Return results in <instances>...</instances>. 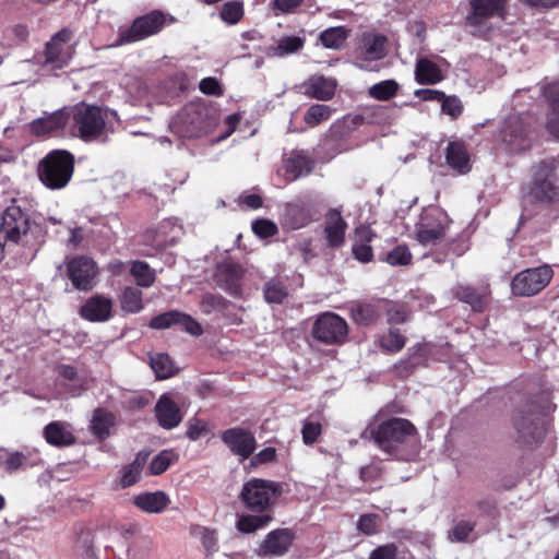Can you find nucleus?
I'll return each mask as SVG.
<instances>
[{"mask_svg":"<svg viewBox=\"0 0 559 559\" xmlns=\"http://www.w3.org/2000/svg\"><path fill=\"white\" fill-rule=\"evenodd\" d=\"M277 497V485L273 481L252 478L243 484L240 500L253 514H239L236 527L250 534L266 527L273 520L271 507Z\"/></svg>","mask_w":559,"mask_h":559,"instance_id":"1","label":"nucleus"},{"mask_svg":"<svg viewBox=\"0 0 559 559\" xmlns=\"http://www.w3.org/2000/svg\"><path fill=\"white\" fill-rule=\"evenodd\" d=\"M67 111L71 132L86 142L102 139L112 132L118 121L115 110L84 103L67 108Z\"/></svg>","mask_w":559,"mask_h":559,"instance_id":"2","label":"nucleus"},{"mask_svg":"<svg viewBox=\"0 0 559 559\" xmlns=\"http://www.w3.org/2000/svg\"><path fill=\"white\" fill-rule=\"evenodd\" d=\"M32 227L28 215L17 205H10L3 212L0 221V261L5 251H11L15 246L28 248L31 258H34L36 249L35 230Z\"/></svg>","mask_w":559,"mask_h":559,"instance_id":"3","label":"nucleus"},{"mask_svg":"<svg viewBox=\"0 0 559 559\" xmlns=\"http://www.w3.org/2000/svg\"><path fill=\"white\" fill-rule=\"evenodd\" d=\"M217 123L215 110L203 103H189L171 119V132L182 139L207 135Z\"/></svg>","mask_w":559,"mask_h":559,"instance_id":"4","label":"nucleus"},{"mask_svg":"<svg viewBox=\"0 0 559 559\" xmlns=\"http://www.w3.org/2000/svg\"><path fill=\"white\" fill-rule=\"evenodd\" d=\"M415 432L414 425L404 418H391L381 424L370 425L366 430L374 445L388 456L395 454Z\"/></svg>","mask_w":559,"mask_h":559,"instance_id":"5","label":"nucleus"},{"mask_svg":"<svg viewBox=\"0 0 559 559\" xmlns=\"http://www.w3.org/2000/svg\"><path fill=\"white\" fill-rule=\"evenodd\" d=\"M506 0H468L465 29L474 37L487 38L493 31L492 19H503Z\"/></svg>","mask_w":559,"mask_h":559,"instance_id":"6","label":"nucleus"},{"mask_svg":"<svg viewBox=\"0 0 559 559\" xmlns=\"http://www.w3.org/2000/svg\"><path fill=\"white\" fill-rule=\"evenodd\" d=\"M533 120V116L523 110H518L504 119L498 134L501 147L510 154L528 148Z\"/></svg>","mask_w":559,"mask_h":559,"instance_id":"7","label":"nucleus"},{"mask_svg":"<svg viewBox=\"0 0 559 559\" xmlns=\"http://www.w3.org/2000/svg\"><path fill=\"white\" fill-rule=\"evenodd\" d=\"M175 22V17L165 14L160 10H153L146 14L135 17L129 26H120L114 47L124 46L141 41L158 34L164 26Z\"/></svg>","mask_w":559,"mask_h":559,"instance_id":"8","label":"nucleus"},{"mask_svg":"<svg viewBox=\"0 0 559 559\" xmlns=\"http://www.w3.org/2000/svg\"><path fill=\"white\" fill-rule=\"evenodd\" d=\"M74 157L64 150L48 153L39 163L38 177L51 190L64 188L72 178Z\"/></svg>","mask_w":559,"mask_h":559,"instance_id":"9","label":"nucleus"},{"mask_svg":"<svg viewBox=\"0 0 559 559\" xmlns=\"http://www.w3.org/2000/svg\"><path fill=\"white\" fill-rule=\"evenodd\" d=\"M558 162L555 157H547L532 167V181L528 188V197L532 201L552 203L558 199L555 170Z\"/></svg>","mask_w":559,"mask_h":559,"instance_id":"10","label":"nucleus"},{"mask_svg":"<svg viewBox=\"0 0 559 559\" xmlns=\"http://www.w3.org/2000/svg\"><path fill=\"white\" fill-rule=\"evenodd\" d=\"M452 221L439 207L425 209L415 224V238L423 246H436L445 236Z\"/></svg>","mask_w":559,"mask_h":559,"instance_id":"11","label":"nucleus"},{"mask_svg":"<svg viewBox=\"0 0 559 559\" xmlns=\"http://www.w3.org/2000/svg\"><path fill=\"white\" fill-rule=\"evenodd\" d=\"M388 55V37L377 32H365L353 52L354 63L366 71H376L377 62Z\"/></svg>","mask_w":559,"mask_h":559,"instance_id":"12","label":"nucleus"},{"mask_svg":"<svg viewBox=\"0 0 559 559\" xmlns=\"http://www.w3.org/2000/svg\"><path fill=\"white\" fill-rule=\"evenodd\" d=\"M545 96L548 102L549 110L547 115V129L559 140V83H551L546 86H536L534 88L518 90L513 95L515 108L521 107L525 98Z\"/></svg>","mask_w":559,"mask_h":559,"instance_id":"13","label":"nucleus"},{"mask_svg":"<svg viewBox=\"0 0 559 559\" xmlns=\"http://www.w3.org/2000/svg\"><path fill=\"white\" fill-rule=\"evenodd\" d=\"M318 215L316 200L311 195H304L283 205L281 223L287 229L297 230L309 225Z\"/></svg>","mask_w":559,"mask_h":559,"instance_id":"14","label":"nucleus"},{"mask_svg":"<svg viewBox=\"0 0 559 559\" xmlns=\"http://www.w3.org/2000/svg\"><path fill=\"white\" fill-rule=\"evenodd\" d=\"M554 272L547 264L518 273L511 282L513 295L531 297L540 293L551 281Z\"/></svg>","mask_w":559,"mask_h":559,"instance_id":"15","label":"nucleus"},{"mask_svg":"<svg viewBox=\"0 0 559 559\" xmlns=\"http://www.w3.org/2000/svg\"><path fill=\"white\" fill-rule=\"evenodd\" d=\"M513 425L519 441L526 447L537 443L544 435L540 411L535 404L526 405V409H519L514 416Z\"/></svg>","mask_w":559,"mask_h":559,"instance_id":"16","label":"nucleus"},{"mask_svg":"<svg viewBox=\"0 0 559 559\" xmlns=\"http://www.w3.org/2000/svg\"><path fill=\"white\" fill-rule=\"evenodd\" d=\"M72 37L73 33L69 28H62L51 37L44 51V67L50 70H59L68 66L72 57V49L69 44Z\"/></svg>","mask_w":559,"mask_h":559,"instance_id":"17","label":"nucleus"},{"mask_svg":"<svg viewBox=\"0 0 559 559\" xmlns=\"http://www.w3.org/2000/svg\"><path fill=\"white\" fill-rule=\"evenodd\" d=\"M347 333L346 321L331 312L321 314L312 328L313 337L324 344L342 343L347 337Z\"/></svg>","mask_w":559,"mask_h":559,"instance_id":"18","label":"nucleus"},{"mask_svg":"<svg viewBox=\"0 0 559 559\" xmlns=\"http://www.w3.org/2000/svg\"><path fill=\"white\" fill-rule=\"evenodd\" d=\"M67 274L74 288L86 292L95 286L98 267L93 259L80 255L68 262Z\"/></svg>","mask_w":559,"mask_h":559,"instance_id":"19","label":"nucleus"},{"mask_svg":"<svg viewBox=\"0 0 559 559\" xmlns=\"http://www.w3.org/2000/svg\"><path fill=\"white\" fill-rule=\"evenodd\" d=\"M221 439L235 455L239 456L240 461L249 459L257 449L254 433L247 428L226 429L222 432Z\"/></svg>","mask_w":559,"mask_h":559,"instance_id":"20","label":"nucleus"},{"mask_svg":"<svg viewBox=\"0 0 559 559\" xmlns=\"http://www.w3.org/2000/svg\"><path fill=\"white\" fill-rule=\"evenodd\" d=\"M353 124L354 120L347 119L334 122L321 141L322 150L331 155L347 151L350 147L348 140L354 130Z\"/></svg>","mask_w":559,"mask_h":559,"instance_id":"21","label":"nucleus"},{"mask_svg":"<svg viewBox=\"0 0 559 559\" xmlns=\"http://www.w3.org/2000/svg\"><path fill=\"white\" fill-rule=\"evenodd\" d=\"M182 234L179 219L169 217L164 219L156 229H150L145 234V241L156 249H165L174 246Z\"/></svg>","mask_w":559,"mask_h":559,"instance_id":"22","label":"nucleus"},{"mask_svg":"<svg viewBox=\"0 0 559 559\" xmlns=\"http://www.w3.org/2000/svg\"><path fill=\"white\" fill-rule=\"evenodd\" d=\"M294 536L288 528H278L270 532L261 543L255 554L262 558H274L285 555Z\"/></svg>","mask_w":559,"mask_h":559,"instance_id":"23","label":"nucleus"},{"mask_svg":"<svg viewBox=\"0 0 559 559\" xmlns=\"http://www.w3.org/2000/svg\"><path fill=\"white\" fill-rule=\"evenodd\" d=\"M173 325L181 326L186 332L193 336H199L203 333L201 324L189 314L182 313L177 310H170L154 317L151 320L150 326L153 329L162 330L168 329Z\"/></svg>","mask_w":559,"mask_h":559,"instance_id":"24","label":"nucleus"},{"mask_svg":"<svg viewBox=\"0 0 559 559\" xmlns=\"http://www.w3.org/2000/svg\"><path fill=\"white\" fill-rule=\"evenodd\" d=\"M68 126L67 108L56 110L33 120L28 124L29 132L36 136H51L58 134Z\"/></svg>","mask_w":559,"mask_h":559,"instance_id":"25","label":"nucleus"},{"mask_svg":"<svg viewBox=\"0 0 559 559\" xmlns=\"http://www.w3.org/2000/svg\"><path fill=\"white\" fill-rule=\"evenodd\" d=\"M242 267L230 261L219 263L215 272V282L218 287L231 296L241 294L240 280L242 277Z\"/></svg>","mask_w":559,"mask_h":559,"instance_id":"26","label":"nucleus"},{"mask_svg":"<svg viewBox=\"0 0 559 559\" xmlns=\"http://www.w3.org/2000/svg\"><path fill=\"white\" fill-rule=\"evenodd\" d=\"M388 308L386 299L369 302H356L350 308L353 320L360 325H370L378 321Z\"/></svg>","mask_w":559,"mask_h":559,"instance_id":"27","label":"nucleus"},{"mask_svg":"<svg viewBox=\"0 0 559 559\" xmlns=\"http://www.w3.org/2000/svg\"><path fill=\"white\" fill-rule=\"evenodd\" d=\"M111 311V299L102 295H95L90 297L81 307L80 314L91 322H105L110 319Z\"/></svg>","mask_w":559,"mask_h":559,"instance_id":"28","label":"nucleus"},{"mask_svg":"<svg viewBox=\"0 0 559 559\" xmlns=\"http://www.w3.org/2000/svg\"><path fill=\"white\" fill-rule=\"evenodd\" d=\"M314 167L313 159L304 151H294L284 160L283 168L287 181H295L308 176Z\"/></svg>","mask_w":559,"mask_h":559,"instance_id":"29","label":"nucleus"},{"mask_svg":"<svg viewBox=\"0 0 559 559\" xmlns=\"http://www.w3.org/2000/svg\"><path fill=\"white\" fill-rule=\"evenodd\" d=\"M155 415L164 429H174L182 421L179 406L167 394H163L156 403Z\"/></svg>","mask_w":559,"mask_h":559,"instance_id":"30","label":"nucleus"},{"mask_svg":"<svg viewBox=\"0 0 559 559\" xmlns=\"http://www.w3.org/2000/svg\"><path fill=\"white\" fill-rule=\"evenodd\" d=\"M133 503L146 513H162L170 503V498L164 491L142 492L133 497Z\"/></svg>","mask_w":559,"mask_h":559,"instance_id":"31","label":"nucleus"},{"mask_svg":"<svg viewBox=\"0 0 559 559\" xmlns=\"http://www.w3.org/2000/svg\"><path fill=\"white\" fill-rule=\"evenodd\" d=\"M148 457V453L145 451H140L134 460L119 471V479L117 486L121 489L128 488L136 484L143 471L144 465L146 464Z\"/></svg>","mask_w":559,"mask_h":559,"instance_id":"32","label":"nucleus"},{"mask_svg":"<svg viewBox=\"0 0 559 559\" xmlns=\"http://www.w3.org/2000/svg\"><path fill=\"white\" fill-rule=\"evenodd\" d=\"M44 437L47 443L57 448L72 445L75 442L69 425L63 421L49 423L44 428Z\"/></svg>","mask_w":559,"mask_h":559,"instance_id":"33","label":"nucleus"},{"mask_svg":"<svg viewBox=\"0 0 559 559\" xmlns=\"http://www.w3.org/2000/svg\"><path fill=\"white\" fill-rule=\"evenodd\" d=\"M346 227L347 224L340 210L333 209L328 213L324 231L331 247H338L343 243Z\"/></svg>","mask_w":559,"mask_h":559,"instance_id":"34","label":"nucleus"},{"mask_svg":"<svg viewBox=\"0 0 559 559\" xmlns=\"http://www.w3.org/2000/svg\"><path fill=\"white\" fill-rule=\"evenodd\" d=\"M304 87L307 95L320 100H329L335 93L336 82L333 79L317 75L310 78Z\"/></svg>","mask_w":559,"mask_h":559,"instance_id":"35","label":"nucleus"},{"mask_svg":"<svg viewBox=\"0 0 559 559\" xmlns=\"http://www.w3.org/2000/svg\"><path fill=\"white\" fill-rule=\"evenodd\" d=\"M447 164L460 174H466L471 169L469 155L465 145L461 142H450L445 150Z\"/></svg>","mask_w":559,"mask_h":559,"instance_id":"36","label":"nucleus"},{"mask_svg":"<svg viewBox=\"0 0 559 559\" xmlns=\"http://www.w3.org/2000/svg\"><path fill=\"white\" fill-rule=\"evenodd\" d=\"M415 79L419 84H437L443 76L438 64L427 58H420L416 62Z\"/></svg>","mask_w":559,"mask_h":559,"instance_id":"37","label":"nucleus"},{"mask_svg":"<svg viewBox=\"0 0 559 559\" xmlns=\"http://www.w3.org/2000/svg\"><path fill=\"white\" fill-rule=\"evenodd\" d=\"M73 547L81 556L92 557L94 554L93 532L82 524L75 525Z\"/></svg>","mask_w":559,"mask_h":559,"instance_id":"38","label":"nucleus"},{"mask_svg":"<svg viewBox=\"0 0 559 559\" xmlns=\"http://www.w3.org/2000/svg\"><path fill=\"white\" fill-rule=\"evenodd\" d=\"M304 43V39L299 36H285L277 44L267 47L266 55L269 57H285L300 50Z\"/></svg>","mask_w":559,"mask_h":559,"instance_id":"39","label":"nucleus"},{"mask_svg":"<svg viewBox=\"0 0 559 559\" xmlns=\"http://www.w3.org/2000/svg\"><path fill=\"white\" fill-rule=\"evenodd\" d=\"M455 296L463 302L469 305L474 311H483L487 305L485 292H478L469 286H459Z\"/></svg>","mask_w":559,"mask_h":559,"instance_id":"40","label":"nucleus"},{"mask_svg":"<svg viewBox=\"0 0 559 559\" xmlns=\"http://www.w3.org/2000/svg\"><path fill=\"white\" fill-rule=\"evenodd\" d=\"M114 425V416L104 411L96 409L94 411L92 420H91V431L98 439L104 440L109 436L110 427Z\"/></svg>","mask_w":559,"mask_h":559,"instance_id":"41","label":"nucleus"},{"mask_svg":"<svg viewBox=\"0 0 559 559\" xmlns=\"http://www.w3.org/2000/svg\"><path fill=\"white\" fill-rule=\"evenodd\" d=\"M349 31L345 26L329 27L320 33L321 44L329 49H340L348 37Z\"/></svg>","mask_w":559,"mask_h":559,"instance_id":"42","label":"nucleus"},{"mask_svg":"<svg viewBox=\"0 0 559 559\" xmlns=\"http://www.w3.org/2000/svg\"><path fill=\"white\" fill-rule=\"evenodd\" d=\"M400 84L393 80H384L371 85L368 88V95L377 100L388 102L397 95Z\"/></svg>","mask_w":559,"mask_h":559,"instance_id":"43","label":"nucleus"},{"mask_svg":"<svg viewBox=\"0 0 559 559\" xmlns=\"http://www.w3.org/2000/svg\"><path fill=\"white\" fill-rule=\"evenodd\" d=\"M130 274L140 287H151L155 282V271L146 262L133 261L130 267Z\"/></svg>","mask_w":559,"mask_h":559,"instance_id":"44","label":"nucleus"},{"mask_svg":"<svg viewBox=\"0 0 559 559\" xmlns=\"http://www.w3.org/2000/svg\"><path fill=\"white\" fill-rule=\"evenodd\" d=\"M150 365L159 379H167L175 373L174 362L167 354L157 353L152 355Z\"/></svg>","mask_w":559,"mask_h":559,"instance_id":"45","label":"nucleus"},{"mask_svg":"<svg viewBox=\"0 0 559 559\" xmlns=\"http://www.w3.org/2000/svg\"><path fill=\"white\" fill-rule=\"evenodd\" d=\"M121 308L130 313L141 311L143 308L142 292L136 287H126L121 296Z\"/></svg>","mask_w":559,"mask_h":559,"instance_id":"46","label":"nucleus"},{"mask_svg":"<svg viewBox=\"0 0 559 559\" xmlns=\"http://www.w3.org/2000/svg\"><path fill=\"white\" fill-rule=\"evenodd\" d=\"M59 378L64 382V385L69 386V395L75 396L80 394L81 390L83 389L82 380L78 377V373L72 366H60Z\"/></svg>","mask_w":559,"mask_h":559,"instance_id":"47","label":"nucleus"},{"mask_svg":"<svg viewBox=\"0 0 559 559\" xmlns=\"http://www.w3.org/2000/svg\"><path fill=\"white\" fill-rule=\"evenodd\" d=\"M229 301L224 297L214 294H204L200 301V308L203 313L212 314L214 312H224L227 310Z\"/></svg>","mask_w":559,"mask_h":559,"instance_id":"48","label":"nucleus"},{"mask_svg":"<svg viewBox=\"0 0 559 559\" xmlns=\"http://www.w3.org/2000/svg\"><path fill=\"white\" fill-rule=\"evenodd\" d=\"M405 337L401 334L399 329H390L389 332L382 335L379 340L380 347L390 353L400 352L405 345Z\"/></svg>","mask_w":559,"mask_h":559,"instance_id":"49","label":"nucleus"},{"mask_svg":"<svg viewBox=\"0 0 559 559\" xmlns=\"http://www.w3.org/2000/svg\"><path fill=\"white\" fill-rule=\"evenodd\" d=\"M287 295L285 285L278 280H271L264 285V298L269 304H282Z\"/></svg>","mask_w":559,"mask_h":559,"instance_id":"50","label":"nucleus"},{"mask_svg":"<svg viewBox=\"0 0 559 559\" xmlns=\"http://www.w3.org/2000/svg\"><path fill=\"white\" fill-rule=\"evenodd\" d=\"M332 112L333 109L330 106L316 104L308 108L304 116V120L308 126L314 127L322 121L330 119Z\"/></svg>","mask_w":559,"mask_h":559,"instance_id":"51","label":"nucleus"},{"mask_svg":"<svg viewBox=\"0 0 559 559\" xmlns=\"http://www.w3.org/2000/svg\"><path fill=\"white\" fill-rule=\"evenodd\" d=\"M221 19L227 24L234 25L240 21L243 15V8L240 2H226L219 13Z\"/></svg>","mask_w":559,"mask_h":559,"instance_id":"52","label":"nucleus"},{"mask_svg":"<svg viewBox=\"0 0 559 559\" xmlns=\"http://www.w3.org/2000/svg\"><path fill=\"white\" fill-rule=\"evenodd\" d=\"M175 454L170 450L159 452L150 463V472L152 475L163 474L174 461Z\"/></svg>","mask_w":559,"mask_h":559,"instance_id":"53","label":"nucleus"},{"mask_svg":"<svg viewBox=\"0 0 559 559\" xmlns=\"http://www.w3.org/2000/svg\"><path fill=\"white\" fill-rule=\"evenodd\" d=\"M475 528V522L471 521H459L452 531L449 533V538L451 542H468L469 535L473 533Z\"/></svg>","mask_w":559,"mask_h":559,"instance_id":"54","label":"nucleus"},{"mask_svg":"<svg viewBox=\"0 0 559 559\" xmlns=\"http://www.w3.org/2000/svg\"><path fill=\"white\" fill-rule=\"evenodd\" d=\"M412 260V253L407 246L399 245L388 252L385 261L391 265H407Z\"/></svg>","mask_w":559,"mask_h":559,"instance_id":"55","label":"nucleus"},{"mask_svg":"<svg viewBox=\"0 0 559 559\" xmlns=\"http://www.w3.org/2000/svg\"><path fill=\"white\" fill-rule=\"evenodd\" d=\"M388 308L384 314L388 317L390 323L401 324L407 321L408 313L403 306L396 305L390 300H386Z\"/></svg>","mask_w":559,"mask_h":559,"instance_id":"56","label":"nucleus"},{"mask_svg":"<svg viewBox=\"0 0 559 559\" xmlns=\"http://www.w3.org/2000/svg\"><path fill=\"white\" fill-rule=\"evenodd\" d=\"M321 424L310 419H306L302 425L301 435L305 444H312L321 435Z\"/></svg>","mask_w":559,"mask_h":559,"instance_id":"57","label":"nucleus"},{"mask_svg":"<svg viewBox=\"0 0 559 559\" xmlns=\"http://www.w3.org/2000/svg\"><path fill=\"white\" fill-rule=\"evenodd\" d=\"M252 231L260 238H269L277 233V226L269 219H257L252 223Z\"/></svg>","mask_w":559,"mask_h":559,"instance_id":"58","label":"nucleus"},{"mask_svg":"<svg viewBox=\"0 0 559 559\" xmlns=\"http://www.w3.org/2000/svg\"><path fill=\"white\" fill-rule=\"evenodd\" d=\"M441 110L443 114L456 118L462 114L463 105L459 97L444 95V98L441 100Z\"/></svg>","mask_w":559,"mask_h":559,"instance_id":"59","label":"nucleus"},{"mask_svg":"<svg viewBox=\"0 0 559 559\" xmlns=\"http://www.w3.org/2000/svg\"><path fill=\"white\" fill-rule=\"evenodd\" d=\"M28 465L27 456L20 452L11 453L4 462V468L9 473L25 468Z\"/></svg>","mask_w":559,"mask_h":559,"instance_id":"60","label":"nucleus"},{"mask_svg":"<svg viewBox=\"0 0 559 559\" xmlns=\"http://www.w3.org/2000/svg\"><path fill=\"white\" fill-rule=\"evenodd\" d=\"M369 559H399V550L395 544H386L373 549Z\"/></svg>","mask_w":559,"mask_h":559,"instance_id":"61","label":"nucleus"},{"mask_svg":"<svg viewBox=\"0 0 559 559\" xmlns=\"http://www.w3.org/2000/svg\"><path fill=\"white\" fill-rule=\"evenodd\" d=\"M207 431V426H206V423L201 420V419H198V418H192L188 421V431H187V436L195 441V440H199L201 437H203Z\"/></svg>","mask_w":559,"mask_h":559,"instance_id":"62","label":"nucleus"},{"mask_svg":"<svg viewBox=\"0 0 559 559\" xmlns=\"http://www.w3.org/2000/svg\"><path fill=\"white\" fill-rule=\"evenodd\" d=\"M352 251L355 259L362 263H368L372 260V248L368 243L356 241L353 245Z\"/></svg>","mask_w":559,"mask_h":559,"instance_id":"63","label":"nucleus"},{"mask_svg":"<svg viewBox=\"0 0 559 559\" xmlns=\"http://www.w3.org/2000/svg\"><path fill=\"white\" fill-rule=\"evenodd\" d=\"M358 530L367 535H372L377 532L378 515L376 514H364L359 518Z\"/></svg>","mask_w":559,"mask_h":559,"instance_id":"64","label":"nucleus"}]
</instances>
